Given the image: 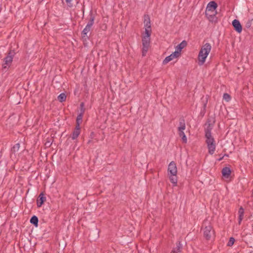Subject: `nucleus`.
Returning a JSON list of instances; mask_svg holds the SVG:
<instances>
[{
  "label": "nucleus",
  "instance_id": "c756f323",
  "mask_svg": "<svg viewBox=\"0 0 253 253\" xmlns=\"http://www.w3.org/2000/svg\"><path fill=\"white\" fill-rule=\"evenodd\" d=\"M72 0H65L66 2H67V3L68 4V5L69 6H72L71 5H70V2L71 1H72Z\"/></svg>",
  "mask_w": 253,
  "mask_h": 253
},
{
  "label": "nucleus",
  "instance_id": "c85d7f7f",
  "mask_svg": "<svg viewBox=\"0 0 253 253\" xmlns=\"http://www.w3.org/2000/svg\"><path fill=\"white\" fill-rule=\"evenodd\" d=\"M234 238L233 237H230L228 241V243H227V246L229 247L232 246L234 244Z\"/></svg>",
  "mask_w": 253,
  "mask_h": 253
},
{
  "label": "nucleus",
  "instance_id": "9d476101",
  "mask_svg": "<svg viewBox=\"0 0 253 253\" xmlns=\"http://www.w3.org/2000/svg\"><path fill=\"white\" fill-rule=\"evenodd\" d=\"M81 133V128L80 126L77 127L76 126L74 131L72 132L71 135V138L72 139L75 140L78 138L79 135Z\"/></svg>",
  "mask_w": 253,
  "mask_h": 253
},
{
  "label": "nucleus",
  "instance_id": "4be33fe9",
  "mask_svg": "<svg viewBox=\"0 0 253 253\" xmlns=\"http://www.w3.org/2000/svg\"><path fill=\"white\" fill-rule=\"evenodd\" d=\"M38 218L35 215L33 216L30 219V222L36 227L38 226Z\"/></svg>",
  "mask_w": 253,
  "mask_h": 253
},
{
  "label": "nucleus",
  "instance_id": "4468645a",
  "mask_svg": "<svg viewBox=\"0 0 253 253\" xmlns=\"http://www.w3.org/2000/svg\"><path fill=\"white\" fill-rule=\"evenodd\" d=\"M91 27H88L86 25L85 27L82 32V37L83 38H85V37H87V38H88L87 33L91 30Z\"/></svg>",
  "mask_w": 253,
  "mask_h": 253
},
{
  "label": "nucleus",
  "instance_id": "9b49d317",
  "mask_svg": "<svg viewBox=\"0 0 253 253\" xmlns=\"http://www.w3.org/2000/svg\"><path fill=\"white\" fill-rule=\"evenodd\" d=\"M222 176L225 178H229L231 175V169L228 167H224L222 169Z\"/></svg>",
  "mask_w": 253,
  "mask_h": 253
},
{
  "label": "nucleus",
  "instance_id": "1a4fd4ad",
  "mask_svg": "<svg viewBox=\"0 0 253 253\" xmlns=\"http://www.w3.org/2000/svg\"><path fill=\"white\" fill-rule=\"evenodd\" d=\"M46 198L44 196V194L41 193L37 200V204L38 207H41L45 201Z\"/></svg>",
  "mask_w": 253,
  "mask_h": 253
},
{
  "label": "nucleus",
  "instance_id": "f257e3e1",
  "mask_svg": "<svg viewBox=\"0 0 253 253\" xmlns=\"http://www.w3.org/2000/svg\"><path fill=\"white\" fill-rule=\"evenodd\" d=\"M212 127L210 124L205 130L206 143L207 145L208 151L210 154L212 155L215 150L216 143L213 137L211 135V130Z\"/></svg>",
  "mask_w": 253,
  "mask_h": 253
},
{
  "label": "nucleus",
  "instance_id": "dca6fc26",
  "mask_svg": "<svg viewBox=\"0 0 253 253\" xmlns=\"http://www.w3.org/2000/svg\"><path fill=\"white\" fill-rule=\"evenodd\" d=\"M238 214H239V223L240 224L242 220L243 219V216H244V209L242 207H240L239 210Z\"/></svg>",
  "mask_w": 253,
  "mask_h": 253
},
{
  "label": "nucleus",
  "instance_id": "2eb2a0df",
  "mask_svg": "<svg viewBox=\"0 0 253 253\" xmlns=\"http://www.w3.org/2000/svg\"><path fill=\"white\" fill-rule=\"evenodd\" d=\"M186 128L185 120L183 118L179 120V126L178 127V130H184Z\"/></svg>",
  "mask_w": 253,
  "mask_h": 253
},
{
  "label": "nucleus",
  "instance_id": "20e7f679",
  "mask_svg": "<svg viewBox=\"0 0 253 253\" xmlns=\"http://www.w3.org/2000/svg\"><path fill=\"white\" fill-rule=\"evenodd\" d=\"M203 231L204 238L207 240H210L214 237V230L211 224L207 221H205L203 225Z\"/></svg>",
  "mask_w": 253,
  "mask_h": 253
},
{
  "label": "nucleus",
  "instance_id": "5701e85b",
  "mask_svg": "<svg viewBox=\"0 0 253 253\" xmlns=\"http://www.w3.org/2000/svg\"><path fill=\"white\" fill-rule=\"evenodd\" d=\"M58 100L61 102H62L63 101H65L66 98V95L65 93H61L58 96Z\"/></svg>",
  "mask_w": 253,
  "mask_h": 253
},
{
  "label": "nucleus",
  "instance_id": "f03ea898",
  "mask_svg": "<svg viewBox=\"0 0 253 253\" xmlns=\"http://www.w3.org/2000/svg\"><path fill=\"white\" fill-rule=\"evenodd\" d=\"M177 169L176 164L174 162H171L168 168V174L170 182L174 186L176 185L177 183Z\"/></svg>",
  "mask_w": 253,
  "mask_h": 253
},
{
  "label": "nucleus",
  "instance_id": "7c9ffc66",
  "mask_svg": "<svg viewBox=\"0 0 253 253\" xmlns=\"http://www.w3.org/2000/svg\"><path fill=\"white\" fill-rule=\"evenodd\" d=\"M80 109H81V113H83V115H84V111H85L84 108H80Z\"/></svg>",
  "mask_w": 253,
  "mask_h": 253
},
{
  "label": "nucleus",
  "instance_id": "7ed1b4c3",
  "mask_svg": "<svg viewBox=\"0 0 253 253\" xmlns=\"http://www.w3.org/2000/svg\"><path fill=\"white\" fill-rule=\"evenodd\" d=\"M211 48V46L209 43H206L202 46L198 55L200 65H203L204 63Z\"/></svg>",
  "mask_w": 253,
  "mask_h": 253
},
{
  "label": "nucleus",
  "instance_id": "aec40b11",
  "mask_svg": "<svg viewBox=\"0 0 253 253\" xmlns=\"http://www.w3.org/2000/svg\"><path fill=\"white\" fill-rule=\"evenodd\" d=\"M142 45L143 46H150V39L148 37H143L142 38Z\"/></svg>",
  "mask_w": 253,
  "mask_h": 253
},
{
  "label": "nucleus",
  "instance_id": "6e6552de",
  "mask_svg": "<svg viewBox=\"0 0 253 253\" xmlns=\"http://www.w3.org/2000/svg\"><path fill=\"white\" fill-rule=\"evenodd\" d=\"M144 24L145 29H151L150 16L148 14L144 15Z\"/></svg>",
  "mask_w": 253,
  "mask_h": 253
},
{
  "label": "nucleus",
  "instance_id": "473e14b6",
  "mask_svg": "<svg viewBox=\"0 0 253 253\" xmlns=\"http://www.w3.org/2000/svg\"><path fill=\"white\" fill-rule=\"evenodd\" d=\"M224 156H222L221 157H219V159H217L218 161H220L223 159Z\"/></svg>",
  "mask_w": 253,
  "mask_h": 253
},
{
  "label": "nucleus",
  "instance_id": "f8f14e48",
  "mask_svg": "<svg viewBox=\"0 0 253 253\" xmlns=\"http://www.w3.org/2000/svg\"><path fill=\"white\" fill-rule=\"evenodd\" d=\"M182 244L180 242L176 243V247L173 249L170 253H179L181 252Z\"/></svg>",
  "mask_w": 253,
  "mask_h": 253
},
{
  "label": "nucleus",
  "instance_id": "393cba45",
  "mask_svg": "<svg viewBox=\"0 0 253 253\" xmlns=\"http://www.w3.org/2000/svg\"><path fill=\"white\" fill-rule=\"evenodd\" d=\"M151 29H145V36L143 37H148L150 38L151 34Z\"/></svg>",
  "mask_w": 253,
  "mask_h": 253
},
{
  "label": "nucleus",
  "instance_id": "423d86ee",
  "mask_svg": "<svg viewBox=\"0 0 253 253\" xmlns=\"http://www.w3.org/2000/svg\"><path fill=\"white\" fill-rule=\"evenodd\" d=\"M217 7V4L214 1H210L207 5L206 15L207 16L215 15V10Z\"/></svg>",
  "mask_w": 253,
  "mask_h": 253
},
{
  "label": "nucleus",
  "instance_id": "2f4dec72",
  "mask_svg": "<svg viewBox=\"0 0 253 253\" xmlns=\"http://www.w3.org/2000/svg\"><path fill=\"white\" fill-rule=\"evenodd\" d=\"M84 102H82L80 104V108H84Z\"/></svg>",
  "mask_w": 253,
  "mask_h": 253
},
{
  "label": "nucleus",
  "instance_id": "ddd939ff",
  "mask_svg": "<svg viewBox=\"0 0 253 253\" xmlns=\"http://www.w3.org/2000/svg\"><path fill=\"white\" fill-rule=\"evenodd\" d=\"M187 44L186 41H183L180 43L176 46V50L181 53V50L187 45Z\"/></svg>",
  "mask_w": 253,
  "mask_h": 253
},
{
  "label": "nucleus",
  "instance_id": "412c9836",
  "mask_svg": "<svg viewBox=\"0 0 253 253\" xmlns=\"http://www.w3.org/2000/svg\"><path fill=\"white\" fill-rule=\"evenodd\" d=\"M94 19H95V17L93 15V14L92 13H91L90 14L89 20L88 22L87 23L86 26L91 28L94 24Z\"/></svg>",
  "mask_w": 253,
  "mask_h": 253
},
{
  "label": "nucleus",
  "instance_id": "a211bd4d",
  "mask_svg": "<svg viewBox=\"0 0 253 253\" xmlns=\"http://www.w3.org/2000/svg\"><path fill=\"white\" fill-rule=\"evenodd\" d=\"M20 148V144L19 143L15 144L11 149V156L12 154H15L16 152H18Z\"/></svg>",
  "mask_w": 253,
  "mask_h": 253
},
{
  "label": "nucleus",
  "instance_id": "bb28decb",
  "mask_svg": "<svg viewBox=\"0 0 253 253\" xmlns=\"http://www.w3.org/2000/svg\"><path fill=\"white\" fill-rule=\"evenodd\" d=\"M149 47V46H143V48H142V55L143 56H145L146 55V53L148 51Z\"/></svg>",
  "mask_w": 253,
  "mask_h": 253
},
{
  "label": "nucleus",
  "instance_id": "0eeeda50",
  "mask_svg": "<svg viewBox=\"0 0 253 253\" xmlns=\"http://www.w3.org/2000/svg\"><path fill=\"white\" fill-rule=\"evenodd\" d=\"M232 26L234 30L238 33H241L242 31V26L240 21L237 19H234L232 21Z\"/></svg>",
  "mask_w": 253,
  "mask_h": 253
},
{
  "label": "nucleus",
  "instance_id": "6ab92c4d",
  "mask_svg": "<svg viewBox=\"0 0 253 253\" xmlns=\"http://www.w3.org/2000/svg\"><path fill=\"white\" fill-rule=\"evenodd\" d=\"M178 134L179 136L181 137L183 143H186L187 140V137L184 132V130H178Z\"/></svg>",
  "mask_w": 253,
  "mask_h": 253
},
{
  "label": "nucleus",
  "instance_id": "a878e982",
  "mask_svg": "<svg viewBox=\"0 0 253 253\" xmlns=\"http://www.w3.org/2000/svg\"><path fill=\"white\" fill-rule=\"evenodd\" d=\"M223 98L226 102H229L231 100V97L230 95L227 93H225L223 94Z\"/></svg>",
  "mask_w": 253,
  "mask_h": 253
},
{
  "label": "nucleus",
  "instance_id": "b1692460",
  "mask_svg": "<svg viewBox=\"0 0 253 253\" xmlns=\"http://www.w3.org/2000/svg\"><path fill=\"white\" fill-rule=\"evenodd\" d=\"M172 59H173V58L171 54L170 55L166 57V58L164 60L163 63V64H166Z\"/></svg>",
  "mask_w": 253,
  "mask_h": 253
},
{
  "label": "nucleus",
  "instance_id": "cd10ccee",
  "mask_svg": "<svg viewBox=\"0 0 253 253\" xmlns=\"http://www.w3.org/2000/svg\"><path fill=\"white\" fill-rule=\"evenodd\" d=\"M181 53L178 51L177 50H176L174 52L171 53V55L174 58H177L180 55Z\"/></svg>",
  "mask_w": 253,
  "mask_h": 253
},
{
  "label": "nucleus",
  "instance_id": "72a5a7b5",
  "mask_svg": "<svg viewBox=\"0 0 253 253\" xmlns=\"http://www.w3.org/2000/svg\"><path fill=\"white\" fill-rule=\"evenodd\" d=\"M209 14H212V12H209Z\"/></svg>",
  "mask_w": 253,
  "mask_h": 253
},
{
  "label": "nucleus",
  "instance_id": "39448f33",
  "mask_svg": "<svg viewBox=\"0 0 253 253\" xmlns=\"http://www.w3.org/2000/svg\"><path fill=\"white\" fill-rule=\"evenodd\" d=\"M15 54L16 53L14 50H10L7 56L3 59L4 62L2 64V70L3 71H6L7 67L10 66Z\"/></svg>",
  "mask_w": 253,
  "mask_h": 253
},
{
  "label": "nucleus",
  "instance_id": "f3484780",
  "mask_svg": "<svg viewBox=\"0 0 253 253\" xmlns=\"http://www.w3.org/2000/svg\"><path fill=\"white\" fill-rule=\"evenodd\" d=\"M83 113H80L77 116V119H76V126H80V124L82 122V119H83Z\"/></svg>",
  "mask_w": 253,
  "mask_h": 253
}]
</instances>
